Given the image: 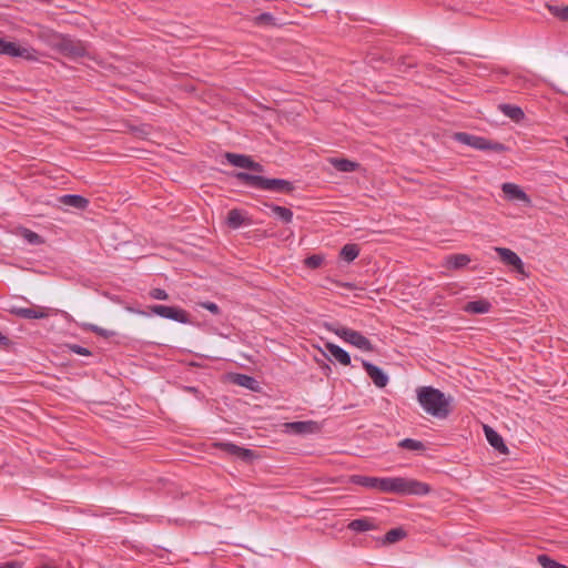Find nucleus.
<instances>
[{
    "instance_id": "nucleus-1",
    "label": "nucleus",
    "mask_w": 568,
    "mask_h": 568,
    "mask_svg": "<svg viewBox=\"0 0 568 568\" xmlns=\"http://www.w3.org/2000/svg\"><path fill=\"white\" fill-rule=\"evenodd\" d=\"M348 481L367 489L378 490L386 494L418 495L424 496L430 491V487L416 479L404 477H371L364 475H352Z\"/></svg>"
},
{
    "instance_id": "nucleus-2",
    "label": "nucleus",
    "mask_w": 568,
    "mask_h": 568,
    "mask_svg": "<svg viewBox=\"0 0 568 568\" xmlns=\"http://www.w3.org/2000/svg\"><path fill=\"white\" fill-rule=\"evenodd\" d=\"M416 393L419 405L428 415L438 419H446L450 415V399L442 390L432 386H420Z\"/></svg>"
},
{
    "instance_id": "nucleus-3",
    "label": "nucleus",
    "mask_w": 568,
    "mask_h": 568,
    "mask_svg": "<svg viewBox=\"0 0 568 568\" xmlns=\"http://www.w3.org/2000/svg\"><path fill=\"white\" fill-rule=\"evenodd\" d=\"M454 140L480 151H493L496 153L507 152L509 149L504 143L486 139L484 136L474 135L467 132H456Z\"/></svg>"
},
{
    "instance_id": "nucleus-4",
    "label": "nucleus",
    "mask_w": 568,
    "mask_h": 568,
    "mask_svg": "<svg viewBox=\"0 0 568 568\" xmlns=\"http://www.w3.org/2000/svg\"><path fill=\"white\" fill-rule=\"evenodd\" d=\"M327 328L331 332H334L338 337L343 338L345 342L352 344L353 346L364 352L374 351V345L372 344V342L357 331H354L345 326L333 327V325H327Z\"/></svg>"
},
{
    "instance_id": "nucleus-5",
    "label": "nucleus",
    "mask_w": 568,
    "mask_h": 568,
    "mask_svg": "<svg viewBox=\"0 0 568 568\" xmlns=\"http://www.w3.org/2000/svg\"><path fill=\"white\" fill-rule=\"evenodd\" d=\"M150 311L163 318L172 320L182 324L190 323L189 313L178 306L152 305L150 306Z\"/></svg>"
},
{
    "instance_id": "nucleus-6",
    "label": "nucleus",
    "mask_w": 568,
    "mask_h": 568,
    "mask_svg": "<svg viewBox=\"0 0 568 568\" xmlns=\"http://www.w3.org/2000/svg\"><path fill=\"white\" fill-rule=\"evenodd\" d=\"M58 48L64 55L70 58H82L88 54L85 44L70 36H62Z\"/></svg>"
},
{
    "instance_id": "nucleus-7",
    "label": "nucleus",
    "mask_w": 568,
    "mask_h": 568,
    "mask_svg": "<svg viewBox=\"0 0 568 568\" xmlns=\"http://www.w3.org/2000/svg\"><path fill=\"white\" fill-rule=\"evenodd\" d=\"M36 51L32 49H28L19 45L16 42L7 41L0 37V54L8 57H19L27 60H33Z\"/></svg>"
},
{
    "instance_id": "nucleus-8",
    "label": "nucleus",
    "mask_w": 568,
    "mask_h": 568,
    "mask_svg": "<svg viewBox=\"0 0 568 568\" xmlns=\"http://www.w3.org/2000/svg\"><path fill=\"white\" fill-rule=\"evenodd\" d=\"M494 250L505 265L511 266L517 273L527 276L524 262L517 253L507 247H495Z\"/></svg>"
},
{
    "instance_id": "nucleus-9",
    "label": "nucleus",
    "mask_w": 568,
    "mask_h": 568,
    "mask_svg": "<svg viewBox=\"0 0 568 568\" xmlns=\"http://www.w3.org/2000/svg\"><path fill=\"white\" fill-rule=\"evenodd\" d=\"M214 447H216L217 449H220L229 455L235 456L236 458H239L243 462H251L255 456L254 450L237 446L233 443L220 442V443H215Z\"/></svg>"
},
{
    "instance_id": "nucleus-10",
    "label": "nucleus",
    "mask_w": 568,
    "mask_h": 568,
    "mask_svg": "<svg viewBox=\"0 0 568 568\" xmlns=\"http://www.w3.org/2000/svg\"><path fill=\"white\" fill-rule=\"evenodd\" d=\"M9 312L20 318L26 320H41L47 318L49 316L48 312L44 307L33 306V307H17L12 306Z\"/></svg>"
},
{
    "instance_id": "nucleus-11",
    "label": "nucleus",
    "mask_w": 568,
    "mask_h": 568,
    "mask_svg": "<svg viewBox=\"0 0 568 568\" xmlns=\"http://www.w3.org/2000/svg\"><path fill=\"white\" fill-rule=\"evenodd\" d=\"M362 365L367 373V375L371 377L375 386L378 388H384L388 384V376L387 374L378 366L374 365L373 363L368 361H362Z\"/></svg>"
},
{
    "instance_id": "nucleus-12",
    "label": "nucleus",
    "mask_w": 568,
    "mask_h": 568,
    "mask_svg": "<svg viewBox=\"0 0 568 568\" xmlns=\"http://www.w3.org/2000/svg\"><path fill=\"white\" fill-rule=\"evenodd\" d=\"M263 190L282 194H291L295 190L293 182L284 179L264 178Z\"/></svg>"
},
{
    "instance_id": "nucleus-13",
    "label": "nucleus",
    "mask_w": 568,
    "mask_h": 568,
    "mask_svg": "<svg viewBox=\"0 0 568 568\" xmlns=\"http://www.w3.org/2000/svg\"><path fill=\"white\" fill-rule=\"evenodd\" d=\"M226 224L233 230H237L244 225H251L252 219L240 209H232L227 213Z\"/></svg>"
},
{
    "instance_id": "nucleus-14",
    "label": "nucleus",
    "mask_w": 568,
    "mask_h": 568,
    "mask_svg": "<svg viewBox=\"0 0 568 568\" xmlns=\"http://www.w3.org/2000/svg\"><path fill=\"white\" fill-rule=\"evenodd\" d=\"M233 176L246 186L263 190L264 176L262 175H255L247 172H234Z\"/></svg>"
},
{
    "instance_id": "nucleus-15",
    "label": "nucleus",
    "mask_w": 568,
    "mask_h": 568,
    "mask_svg": "<svg viewBox=\"0 0 568 568\" xmlns=\"http://www.w3.org/2000/svg\"><path fill=\"white\" fill-rule=\"evenodd\" d=\"M484 432L486 435V439L491 447H494L501 454H506L508 452V448L505 445L503 437L496 430H494L489 426H484Z\"/></svg>"
},
{
    "instance_id": "nucleus-16",
    "label": "nucleus",
    "mask_w": 568,
    "mask_h": 568,
    "mask_svg": "<svg viewBox=\"0 0 568 568\" xmlns=\"http://www.w3.org/2000/svg\"><path fill=\"white\" fill-rule=\"evenodd\" d=\"M59 202L67 206L78 210H85L89 206V200L79 194H65L59 197Z\"/></svg>"
},
{
    "instance_id": "nucleus-17",
    "label": "nucleus",
    "mask_w": 568,
    "mask_h": 568,
    "mask_svg": "<svg viewBox=\"0 0 568 568\" xmlns=\"http://www.w3.org/2000/svg\"><path fill=\"white\" fill-rule=\"evenodd\" d=\"M490 308V302L484 298L467 302L464 306V311L469 314H486Z\"/></svg>"
},
{
    "instance_id": "nucleus-18",
    "label": "nucleus",
    "mask_w": 568,
    "mask_h": 568,
    "mask_svg": "<svg viewBox=\"0 0 568 568\" xmlns=\"http://www.w3.org/2000/svg\"><path fill=\"white\" fill-rule=\"evenodd\" d=\"M326 349L329 352L331 356L339 364L344 366H348L351 364V355L338 345L327 343Z\"/></svg>"
},
{
    "instance_id": "nucleus-19",
    "label": "nucleus",
    "mask_w": 568,
    "mask_h": 568,
    "mask_svg": "<svg viewBox=\"0 0 568 568\" xmlns=\"http://www.w3.org/2000/svg\"><path fill=\"white\" fill-rule=\"evenodd\" d=\"M498 109L501 111L504 115L508 116L515 122H520L525 119V113L523 109L518 105L500 103L498 105Z\"/></svg>"
},
{
    "instance_id": "nucleus-20",
    "label": "nucleus",
    "mask_w": 568,
    "mask_h": 568,
    "mask_svg": "<svg viewBox=\"0 0 568 568\" xmlns=\"http://www.w3.org/2000/svg\"><path fill=\"white\" fill-rule=\"evenodd\" d=\"M329 163L333 165L335 170L345 173L354 172L359 168V163L344 158H332L329 159Z\"/></svg>"
},
{
    "instance_id": "nucleus-21",
    "label": "nucleus",
    "mask_w": 568,
    "mask_h": 568,
    "mask_svg": "<svg viewBox=\"0 0 568 568\" xmlns=\"http://www.w3.org/2000/svg\"><path fill=\"white\" fill-rule=\"evenodd\" d=\"M501 190L508 199L528 201L527 194L517 184L504 183Z\"/></svg>"
},
{
    "instance_id": "nucleus-22",
    "label": "nucleus",
    "mask_w": 568,
    "mask_h": 568,
    "mask_svg": "<svg viewBox=\"0 0 568 568\" xmlns=\"http://www.w3.org/2000/svg\"><path fill=\"white\" fill-rule=\"evenodd\" d=\"M347 528L355 532H364L376 528L374 519L371 518H358L352 520Z\"/></svg>"
},
{
    "instance_id": "nucleus-23",
    "label": "nucleus",
    "mask_w": 568,
    "mask_h": 568,
    "mask_svg": "<svg viewBox=\"0 0 568 568\" xmlns=\"http://www.w3.org/2000/svg\"><path fill=\"white\" fill-rule=\"evenodd\" d=\"M232 382L250 390H256L258 387L257 381L254 377L246 374H234L232 377Z\"/></svg>"
},
{
    "instance_id": "nucleus-24",
    "label": "nucleus",
    "mask_w": 568,
    "mask_h": 568,
    "mask_svg": "<svg viewBox=\"0 0 568 568\" xmlns=\"http://www.w3.org/2000/svg\"><path fill=\"white\" fill-rule=\"evenodd\" d=\"M265 206L270 207L272 213L281 219L282 222L288 224L293 221V212L290 209L273 203H265Z\"/></svg>"
},
{
    "instance_id": "nucleus-25",
    "label": "nucleus",
    "mask_w": 568,
    "mask_h": 568,
    "mask_svg": "<svg viewBox=\"0 0 568 568\" xmlns=\"http://www.w3.org/2000/svg\"><path fill=\"white\" fill-rule=\"evenodd\" d=\"M253 23L258 27H280L282 23L277 22V19L270 12H263L253 18Z\"/></svg>"
},
{
    "instance_id": "nucleus-26",
    "label": "nucleus",
    "mask_w": 568,
    "mask_h": 568,
    "mask_svg": "<svg viewBox=\"0 0 568 568\" xmlns=\"http://www.w3.org/2000/svg\"><path fill=\"white\" fill-rule=\"evenodd\" d=\"M359 255V246L354 243L345 244L339 251V257L345 262H353Z\"/></svg>"
},
{
    "instance_id": "nucleus-27",
    "label": "nucleus",
    "mask_w": 568,
    "mask_h": 568,
    "mask_svg": "<svg viewBox=\"0 0 568 568\" xmlns=\"http://www.w3.org/2000/svg\"><path fill=\"white\" fill-rule=\"evenodd\" d=\"M225 159L233 166L246 169L248 165V162L251 160V156L245 155V154L227 152V153H225Z\"/></svg>"
},
{
    "instance_id": "nucleus-28",
    "label": "nucleus",
    "mask_w": 568,
    "mask_h": 568,
    "mask_svg": "<svg viewBox=\"0 0 568 568\" xmlns=\"http://www.w3.org/2000/svg\"><path fill=\"white\" fill-rule=\"evenodd\" d=\"M470 262V257L466 254H453L447 256L446 263L449 268H462Z\"/></svg>"
},
{
    "instance_id": "nucleus-29",
    "label": "nucleus",
    "mask_w": 568,
    "mask_h": 568,
    "mask_svg": "<svg viewBox=\"0 0 568 568\" xmlns=\"http://www.w3.org/2000/svg\"><path fill=\"white\" fill-rule=\"evenodd\" d=\"M406 531L403 528H393L388 530L383 539L384 544H394L406 537Z\"/></svg>"
},
{
    "instance_id": "nucleus-30",
    "label": "nucleus",
    "mask_w": 568,
    "mask_h": 568,
    "mask_svg": "<svg viewBox=\"0 0 568 568\" xmlns=\"http://www.w3.org/2000/svg\"><path fill=\"white\" fill-rule=\"evenodd\" d=\"M537 562L542 568H568V566L562 565V564L551 559L548 555H545V554L537 556Z\"/></svg>"
},
{
    "instance_id": "nucleus-31",
    "label": "nucleus",
    "mask_w": 568,
    "mask_h": 568,
    "mask_svg": "<svg viewBox=\"0 0 568 568\" xmlns=\"http://www.w3.org/2000/svg\"><path fill=\"white\" fill-rule=\"evenodd\" d=\"M398 446L404 449L408 450H424L425 445L423 442L413 439V438H405L398 443Z\"/></svg>"
},
{
    "instance_id": "nucleus-32",
    "label": "nucleus",
    "mask_w": 568,
    "mask_h": 568,
    "mask_svg": "<svg viewBox=\"0 0 568 568\" xmlns=\"http://www.w3.org/2000/svg\"><path fill=\"white\" fill-rule=\"evenodd\" d=\"M546 7L554 17L561 21H568V6L559 7L548 3Z\"/></svg>"
},
{
    "instance_id": "nucleus-33",
    "label": "nucleus",
    "mask_w": 568,
    "mask_h": 568,
    "mask_svg": "<svg viewBox=\"0 0 568 568\" xmlns=\"http://www.w3.org/2000/svg\"><path fill=\"white\" fill-rule=\"evenodd\" d=\"M323 263H324V255H322V254H313V255L307 256L304 260L305 266L311 270L321 267Z\"/></svg>"
},
{
    "instance_id": "nucleus-34",
    "label": "nucleus",
    "mask_w": 568,
    "mask_h": 568,
    "mask_svg": "<svg viewBox=\"0 0 568 568\" xmlns=\"http://www.w3.org/2000/svg\"><path fill=\"white\" fill-rule=\"evenodd\" d=\"M85 328H87L88 331H90V332H92V333H94V334H97V335L101 336V337H104V338H109V337H111V336H113V335H114V333H113V332L108 331V329H105V328H102V327H100V326H98V325H94V324H88V325L85 326Z\"/></svg>"
},
{
    "instance_id": "nucleus-35",
    "label": "nucleus",
    "mask_w": 568,
    "mask_h": 568,
    "mask_svg": "<svg viewBox=\"0 0 568 568\" xmlns=\"http://www.w3.org/2000/svg\"><path fill=\"white\" fill-rule=\"evenodd\" d=\"M23 237L30 244H33V245H38V244H41L43 242L42 237L38 233H36V232H33L31 230H28V229H26L23 231Z\"/></svg>"
},
{
    "instance_id": "nucleus-36",
    "label": "nucleus",
    "mask_w": 568,
    "mask_h": 568,
    "mask_svg": "<svg viewBox=\"0 0 568 568\" xmlns=\"http://www.w3.org/2000/svg\"><path fill=\"white\" fill-rule=\"evenodd\" d=\"M149 295L151 298H154V300H160V301L169 300V294L166 293V291L163 288H160V287L152 288L150 291Z\"/></svg>"
},
{
    "instance_id": "nucleus-37",
    "label": "nucleus",
    "mask_w": 568,
    "mask_h": 568,
    "mask_svg": "<svg viewBox=\"0 0 568 568\" xmlns=\"http://www.w3.org/2000/svg\"><path fill=\"white\" fill-rule=\"evenodd\" d=\"M69 348L72 353L81 355V356L91 355V352L87 347H83V346H80L77 344L69 345Z\"/></svg>"
},
{
    "instance_id": "nucleus-38",
    "label": "nucleus",
    "mask_w": 568,
    "mask_h": 568,
    "mask_svg": "<svg viewBox=\"0 0 568 568\" xmlns=\"http://www.w3.org/2000/svg\"><path fill=\"white\" fill-rule=\"evenodd\" d=\"M200 305L214 315H219L221 313L219 305L213 302L206 301V302L201 303Z\"/></svg>"
},
{
    "instance_id": "nucleus-39",
    "label": "nucleus",
    "mask_w": 568,
    "mask_h": 568,
    "mask_svg": "<svg viewBox=\"0 0 568 568\" xmlns=\"http://www.w3.org/2000/svg\"><path fill=\"white\" fill-rule=\"evenodd\" d=\"M246 169L258 173L264 171V166L261 163L253 161L252 159L250 160Z\"/></svg>"
},
{
    "instance_id": "nucleus-40",
    "label": "nucleus",
    "mask_w": 568,
    "mask_h": 568,
    "mask_svg": "<svg viewBox=\"0 0 568 568\" xmlns=\"http://www.w3.org/2000/svg\"><path fill=\"white\" fill-rule=\"evenodd\" d=\"M23 562L18 560L6 561L0 564V568H22Z\"/></svg>"
},
{
    "instance_id": "nucleus-41",
    "label": "nucleus",
    "mask_w": 568,
    "mask_h": 568,
    "mask_svg": "<svg viewBox=\"0 0 568 568\" xmlns=\"http://www.w3.org/2000/svg\"><path fill=\"white\" fill-rule=\"evenodd\" d=\"M11 344V339L0 332V349H7Z\"/></svg>"
},
{
    "instance_id": "nucleus-42",
    "label": "nucleus",
    "mask_w": 568,
    "mask_h": 568,
    "mask_svg": "<svg viewBox=\"0 0 568 568\" xmlns=\"http://www.w3.org/2000/svg\"><path fill=\"white\" fill-rule=\"evenodd\" d=\"M307 423L305 422H295L291 424V427L296 429L297 432H303L306 428Z\"/></svg>"
},
{
    "instance_id": "nucleus-43",
    "label": "nucleus",
    "mask_w": 568,
    "mask_h": 568,
    "mask_svg": "<svg viewBox=\"0 0 568 568\" xmlns=\"http://www.w3.org/2000/svg\"><path fill=\"white\" fill-rule=\"evenodd\" d=\"M185 389H186L187 392H191V393H197V392H199V390H197V388H195V387H193V386H187V387H185Z\"/></svg>"
},
{
    "instance_id": "nucleus-44",
    "label": "nucleus",
    "mask_w": 568,
    "mask_h": 568,
    "mask_svg": "<svg viewBox=\"0 0 568 568\" xmlns=\"http://www.w3.org/2000/svg\"><path fill=\"white\" fill-rule=\"evenodd\" d=\"M406 65H407L408 68L414 67V64H413V63H407Z\"/></svg>"
}]
</instances>
